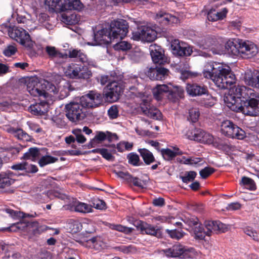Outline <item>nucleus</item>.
<instances>
[{
  "instance_id": "1",
  "label": "nucleus",
  "mask_w": 259,
  "mask_h": 259,
  "mask_svg": "<svg viewBox=\"0 0 259 259\" xmlns=\"http://www.w3.org/2000/svg\"><path fill=\"white\" fill-rule=\"evenodd\" d=\"M102 102L101 95L91 91L80 97L79 102H73L66 104V116L72 122L81 120L85 117L87 108L97 107Z\"/></svg>"
},
{
  "instance_id": "2",
  "label": "nucleus",
  "mask_w": 259,
  "mask_h": 259,
  "mask_svg": "<svg viewBox=\"0 0 259 259\" xmlns=\"http://www.w3.org/2000/svg\"><path fill=\"white\" fill-rule=\"evenodd\" d=\"M202 75L207 79H211L221 89H227L236 81L235 75L230 68L217 62L206 63Z\"/></svg>"
},
{
  "instance_id": "3",
  "label": "nucleus",
  "mask_w": 259,
  "mask_h": 259,
  "mask_svg": "<svg viewBox=\"0 0 259 259\" xmlns=\"http://www.w3.org/2000/svg\"><path fill=\"white\" fill-rule=\"evenodd\" d=\"M188 223L192 228L194 238L198 240H203L206 235L210 236L213 233H224L228 230L226 225L219 221H206L204 227L198 223L197 218H192Z\"/></svg>"
},
{
  "instance_id": "4",
  "label": "nucleus",
  "mask_w": 259,
  "mask_h": 259,
  "mask_svg": "<svg viewBox=\"0 0 259 259\" xmlns=\"http://www.w3.org/2000/svg\"><path fill=\"white\" fill-rule=\"evenodd\" d=\"M255 92L250 88L244 85H235L231 88L227 94L224 96V100L226 105L231 110L232 106H236L243 100L248 99L253 96Z\"/></svg>"
},
{
  "instance_id": "5",
  "label": "nucleus",
  "mask_w": 259,
  "mask_h": 259,
  "mask_svg": "<svg viewBox=\"0 0 259 259\" xmlns=\"http://www.w3.org/2000/svg\"><path fill=\"white\" fill-rule=\"evenodd\" d=\"M255 93L248 99L242 100L241 103H237L236 106H232L231 110L235 112H241L242 113L252 116L259 114V99Z\"/></svg>"
},
{
  "instance_id": "6",
  "label": "nucleus",
  "mask_w": 259,
  "mask_h": 259,
  "mask_svg": "<svg viewBox=\"0 0 259 259\" xmlns=\"http://www.w3.org/2000/svg\"><path fill=\"white\" fill-rule=\"evenodd\" d=\"M3 32H7L12 39L26 47H31L32 42L30 35L24 28L2 25L1 27Z\"/></svg>"
},
{
  "instance_id": "7",
  "label": "nucleus",
  "mask_w": 259,
  "mask_h": 259,
  "mask_svg": "<svg viewBox=\"0 0 259 259\" xmlns=\"http://www.w3.org/2000/svg\"><path fill=\"white\" fill-rule=\"evenodd\" d=\"M221 132L231 138L243 140L246 137L245 132L230 120H225L221 124Z\"/></svg>"
},
{
  "instance_id": "8",
  "label": "nucleus",
  "mask_w": 259,
  "mask_h": 259,
  "mask_svg": "<svg viewBox=\"0 0 259 259\" xmlns=\"http://www.w3.org/2000/svg\"><path fill=\"white\" fill-rule=\"evenodd\" d=\"M64 73L66 76L73 79H87L92 75L87 67L75 63L69 64L65 68Z\"/></svg>"
},
{
  "instance_id": "9",
  "label": "nucleus",
  "mask_w": 259,
  "mask_h": 259,
  "mask_svg": "<svg viewBox=\"0 0 259 259\" xmlns=\"http://www.w3.org/2000/svg\"><path fill=\"white\" fill-rule=\"evenodd\" d=\"M128 28L127 23L125 20H120L112 22L109 32L112 40L124 38L128 32Z\"/></svg>"
},
{
  "instance_id": "10",
  "label": "nucleus",
  "mask_w": 259,
  "mask_h": 259,
  "mask_svg": "<svg viewBox=\"0 0 259 259\" xmlns=\"http://www.w3.org/2000/svg\"><path fill=\"white\" fill-rule=\"evenodd\" d=\"M156 36L157 32L155 30L147 26H141L133 33L132 38L135 40L152 42L156 39Z\"/></svg>"
},
{
  "instance_id": "11",
  "label": "nucleus",
  "mask_w": 259,
  "mask_h": 259,
  "mask_svg": "<svg viewBox=\"0 0 259 259\" xmlns=\"http://www.w3.org/2000/svg\"><path fill=\"white\" fill-rule=\"evenodd\" d=\"M27 90L33 96L43 97H47V93L45 89L46 84H42L38 81L37 78L29 79L26 82Z\"/></svg>"
},
{
  "instance_id": "12",
  "label": "nucleus",
  "mask_w": 259,
  "mask_h": 259,
  "mask_svg": "<svg viewBox=\"0 0 259 259\" xmlns=\"http://www.w3.org/2000/svg\"><path fill=\"white\" fill-rule=\"evenodd\" d=\"M239 42V54L242 57L249 58L255 56L258 52L256 45L248 40L241 39Z\"/></svg>"
},
{
  "instance_id": "13",
  "label": "nucleus",
  "mask_w": 259,
  "mask_h": 259,
  "mask_svg": "<svg viewBox=\"0 0 259 259\" xmlns=\"http://www.w3.org/2000/svg\"><path fill=\"white\" fill-rule=\"evenodd\" d=\"M143 113L147 116L155 120H160L162 114L156 108L151 106L148 100H143L140 105Z\"/></svg>"
},
{
  "instance_id": "14",
  "label": "nucleus",
  "mask_w": 259,
  "mask_h": 259,
  "mask_svg": "<svg viewBox=\"0 0 259 259\" xmlns=\"http://www.w3.org/2000/svg\"><path fill=\"white\" fill-rule=\"evenodd\" d=\"M63 207L65 209L84 213L91 212L92 210L91 205L79 202L74 199H72V201L70 203Z\"/></svg>"
},
{
  "instance_id": "15",
  "label": "nucleus",
  "mask_w": 259,
  "mask_h": 259,
  "mask_svg": "<svg viewBox=\"0 0 259 259\" xmlns=\"http://www.w3.org/2000/svg\"><path fill=\"white\" fill-rule=\"evenodd\" d=\"M169 73V70L163 67L150 68L146 73L151 80H162L166 78Z\"/></svg>"
},
{
  "instance_id": "16",
  "label": "nucleus",
  "mask_w": 259,
  "mask_h": 259,
  "mask_svg": "<svg viewBox=\"0 0 259 259\" xmlns=\"http://www.w3.org/2000/svg\"><path fill=\"white\" fill-rule=\"evenodd\" d=\"M150 55L153 62L160 65L164 64L167 62L166 58L163 54L160 47L154 44L150 46Z\"/></svg>"
},
{
  "instance_id": "17",
  "label": "nucleus",
  "mask_w": 259,
  "mask_h": 259,
  "mask_svg": "<svg viewBox=\"0 0 259 259\" xmlns=\"http://www.w3.org/2000/svg\"><path fill=\"white\" fill-rule=\"evenodd\" d=\"M94 42L92 45H99L103 44H108L112 40L109 32L107 29H102L94 33Z\"/></svg>"
},
{
  "instance_id": "18",
  "label": "nucleus",
  "mask_w": 259,
  "mask_h": 259,
  "mask_svg": "<svg viewBox=\"0 0 259 259\" xmlns=\"http://www.w3.org/2000/svg\"><path fill=\"white\" fill-rule=\"evenodd\" d=\"M171 47L173 53L180 56H190L192 52L189 47L184 46L183 44H181L178 39H175L171 42Z\"/></svg>"
},
{
  "instance_id": "19",
  "label": "nucleus",
  "mask_w": 259,
  "mask_h": 259,
  "mask_svg": "<svg viewBox=\"0 0 259 259\" xmlns=\"http://www.w3.org/2000/svg\"><path fill=\"white\" fill-rule=\"evenodd\" d=\"M15 180L5 175H0V192L12 193L14 192L11 186Z\"/></svg>"
},
{
  "instance_id": "20",
  "label": "nucleus",
  "mask_w": 259,
  "mask_h": 259,
  "mask_svg": "<svg viewBox=\"0 0 259 259\" xmlns=\"http://www.w3.org/2000/svg\"><path fill=\"white\" fill-rule=\"evenodd\" d=\"M186 90L187 93L193 97L201 96L207 92V89L206 87L197 84H188Z\"/></svg>"
},
{
  "instance_id": "21",
  "label": "nucleus",
  "mask_w": 259,
  "mask_h": 259,
  "mask_svg": "<svg viewBox=\"0 0 259 259\" xmlns=\"http://www.w3.org/2000/svg\"><path fill=\"white\" fill-rule=\"evenodd\" d=\"M137 224L140 226V229L143 233H145L146 234L154 236L158 238L161 236V232L159 229L144 222H138Z\"/></svg>"
},
{
  "instance_id": "22",
  "label": "nucleus",
  "mask_w": 259,
  "mask_h": 259,
  "mask_svg": "<svg viewBox=\"0 0 259 259\" xmlns=\"http://www.w3.org/2000/svg\"><path fill=\"white\" fill-rule=\"evenodd\" d=\"M49 110V105L46 102H41L30 105L29 111L35 115H43L47 113Z\"/></svg>"
},
{
  "instance_id": "23",
  "label": "nucleus",
  "mask_w": 259,
  "mask_h": 259,
  "mask_svg": "<svg viewBox=\"0 0 259 259\" xmlns=\"http://www.w3.org/2000/svg\"><path fill=\"white\" fill-rule=\"evenodd\" d=\"M244 80L247 84L259 89V72L254 71L245 73Z\"/></svg>"
},
{
  "instance_id": "24",
  "label": "nucleus",
  "mask_w": 259,
  "mask_h": 259,
  "mask_svg": "<svg viewBox=\"0 0 259 259\" xmlns=\"http://www.w3.org/2000/svg\"><path fill=\"white\" fill-rule=\"evenodd\" d=\"M45 51L48 55L49 58L52 60L55 59H65L68 57L67 54L61 52L55 47L48 46L45 48Z\"/></svg>"
},
{
  "instance_id": "25",
  "label": "nucleus",
  "mask_w": 259,
  "mask_h": 259,
  "mask_svg": "<svg viewBox=\"0 0 259 259\" xmlns=\"http://www.w3.org/2000/svg\"><path fill=\"white\" fill-rule=\"evenodd\" d=\"M184 91L181 87L170 84V90L167 95L168 99L172 102H176L184 97Z\"/></svg>"
},
{
  "instance_id": "26",
  "label": "nucleus",
  "mask_w": 259,
  "mask_h": 259,
  "mask_svg": "<svg viewBox=\"0 0 259 259\" xmlns=\"http://www.w3.org/2000/svg\"><path fill=\"white\" fill-rule=\"evenodd\" d=\"M34 235L40 234L45 230V226H41L37 222H32L25 223L24 224V229Z\"/></svg>"
},
{
  "instance_id": "27",
  "label": "nucleus",
  "mask_w": 259,
  "mask_h": 259,
  "mask_svg": "<svg viewBox=\"0 0 259 259\" xmlns=\"http://www.w3.org/2000/svg\"><path fill=\"white\" fill-rule=\"evenodd\" d=\"M241 39H233L228 40L225 45V49L228 54L234 56H237L239 54V42Z\"/></svg>"
},
{
  "instance_id": "28",
  "label": "nucleus",
  "mask_w": 259,
  "mask_h": 259,
  "mask_svg": "<svg viewBox=\"0 0 259 259\" xmlns=\"http://www.w3.org/2000/svg\"><path fill=\"white\" fill-rule=\"evenodd\" d=\"M183 246L176 244L169 248L162 250V252L168 257H177L182 256Z\"/></svg>"
},
{
  "instance_id": "29",
  "label": "nucleus",
  "mask_w": 259,
  "mask_h": 259,
  "mask_svg": "<svg viewBox=\"0 0 259 259\" xmlns=\"http://www.w3.org/2000/svg\"><path fill=\"white\" fill-rule=\"evenodd\" d=\"M227 13L228 10L226 8L223 9L220 12L211 9L208 12L207 19L211 21L222 20L226 17Z\"/></svg>"
},
{
  "instance_id": "30",
  "label": "nucleus",
  "mask_w": 259,
  "mask_h": 259,
  "mask_svg": "<svg viewBox=\"0 0 259 259\" xmlns=\"http://www.w3.org/2000/svg\"><path fill=\"white\" fill-rule=\"evenodd\" d=\"M170 83L169 84H160L157 85L153 89V94L154 97L157 100H161L163 95L166 93L169 94L170 90Z\"/></svg>"
},
{
  "instance_id": "31",
  "label": "nucleus",
  "mask_w": 259,
  "mask_h": 259,
  "mask_svg": "<svg viewBox=\"0 0 259 259\" xmlns=\"http://www.w3.org/2000/svg\"><path fill=\"white\" fill-rule=\"evenodd\" d=\"M172 151L168 148L162 149L160 150L161 154L163 158L167 161L171 160L177 155H182L183 153L178 148L174 147Z\"/></svg>"
},
{
  "instance_id": "32",
  "label": "nucleus",
  "mask_w": 259,
  "mask_h": 259,
  "mask_svg": "<svg viewBox=\"0 0 259 259\" xmlns=\"http://www.w3.org/2000/svg\"><path fill=\"white\" fill-rule=\"evenodd\" d=\"M156 19L160 23L165 25L169 23H176L178 21V18L176 17L162 11L157 14Z\"/></svg>"
},
{
  "instance_id": "33",
  "label": "nucleus",
  "mask_w": 259,
  "mask_h": 259,
  "mask_svg": "<svg viewBox=\"0 0 259 259\" xmlns=\"http://www.w3.org/2000/svg\"><path fill=\"white\" fill-rule=\"evenodd\" d=\"M7 131L18 140L26 141L30 140V136L21 128L10 127L7 129Z\"/></svg>"
},
{
  "instance_id": "34",
  "label": "nucleus",
  "mask_w": 259,
  "mask_h": 259,
  "mask_svg": "<svg viewBox=\"0 0 259 259\" xmlns=\"http://www.w3.org/2000/svg\"><path fill=\"white\" fill-rule=\"evenodd\" d=\"M65 0H46L45 5L52 11H63L62 6H64Z\"/></svg>"
},
{
  "instance_id": "35",
  "label": "nucleus",
  "mask_w": 259,
  "mask_h": 259,
  "mask_svg": "<svg viewBox=\"0 0 259 259\" xmlns=\"http://www.w3.org/2000/svg\"><path fill=\"white\" fill-rule=\"evenodd\" d=\"M82 6L80 0H65L61 9L64 11L72 9L78 10L81 9Z\"/></svg>"
},
{
  "instance_id": "36",
  "label": "nucleus",
  "mask_w": 259,
  "mask_h": 259,
  "mask_svg": "<svg viewBox=\"0 0 259 259\" xmlns=\"http://www.w3.org/2000/svg\"><path fill=\"white\" fill-rule=\"evenodd\" d=\"M206 45L208 48H210L214 54H219L223 52V46L217 42L215 39L212 38H207Z\"/></svg>"
},
{
  "instance_id": "37",
  "label": "nucleus",
  "mask_w": 259,
  "mask_h": 259,
  "mask_svg": "<svg viewBox=\"0 0 259 259\" xmlns=\"http://www.w3.org/2000/svg\"><path fill=\"white\" fill-rule=\"evenodd\" d=\"M138 151L146 164L149 165L155 161V159L153 154L148 150L143 148L140 149Z\"/></svg>"
},
{
  "instance_id": "38",
  "label": "nucleus",
  "mask_w": 259,
  "mask_h": 259,
  "mask_svg": "<svg viewBox=\"0 0 259 259\" xmlns=\"http://www.w3.org/2000/svg\"><path fill=\"white\" fill-rule=\"evenodd\" d=\"M204 131L200 128H194L187 132L188 138L190 140L200 142Z\"/></svg>"
},
{
  "instance_id": "39",
  "label": "nucleus",
  "mask_w": 259,
  "mask_h": 259,
  "mask_svg": "<svg viewBox=\"0 0 259 259\" xmlns=\"http://www.w3.org/2000/svg\"><path fill=\"white\" fill-rule=\"evenodd\" d=\"M240 184L249 190H255L256 189L254 181L247 177L244 176L242 178Z\"/></svg>"
},
{
  "instance_id": "40",
  "label": "nucleus",
  "mask_w": 259,
  "mask_h": 259,
  "mask_svg": "<svg viewBox=\"0 0 259 259\" xmlns=\"http://www.w3.org/2000/svg\"><path fill=\"white\" fill-rule=\"evenodd\" d=\"M16 20L18 23L23 24V26L28 30L31 31L33 29V28L31 27L32 22L29 18H26L25 16L18 14Z\"/></svg>"
},
{
  "instance_id": "41",
  "label": "nucleus",
  "mask_w": 259,
  "mask_h": 259,
  "mask_svg": "<svg viewBox=\"0 0 259 259\" xmlns=\"http://www.w3.org/2000/svg\"><path fill=\"white\" fill-rule=\"evenodd\" d=\"M61 21L68 25H72L77 22L76 15L74 14L63 13L61 15Z\"/></svg>"
},
{
  "instance_id": "42",
  "label": "nucleus",
  "mask_w": 259,
  "mask_h": 259,
  "mask_svg": "<svg viewBox=\"0 0 259 259\" xmlns=\"http://www.w3.org/2000/svg\"><path fill=\"white\" fill-rule=\"evenodd\" d=\"M40 155L39 149L37 148H30L28 151L24 154L23 158L25 159L34 160Z\"/></svg>"
},
{
  "instance_id": "43",
  "label": "nucleus",
  "mask_w": 259,
  "mask_h": 259,
  "mask_svg": "<svg viewBox=\"0 0 259 259\" xmlns=\"http://www.w3.org/2000/svg\"><path fill=\"white\" fill-rule=\"evenodd\" d=\"M200 116L199 110L197 108L191 107L188 109L187 119L192 122H196Z\"/></svg>"
},
{
  "instance_id": "44",
  "label": "nucleus",
  "mask_w": 259,
  "mask_h": 259,
  "mask_svg": "<svg viewBox=\"0 0 259 259\" xmlns=\"http://www.w3.org/2000/svg\"><path fill=\"white\" fill-rule=\"evenodd\" d=\"M68 56L70 58H78L80 61L82 62L88 61L86 55L80 50H78L76 49L70 50L69 52Z\"/></svg>"
},
{
  "instance_id": "45",
  "label": "nucleus",
  "mask_w": 259,
  "mask_h": 259,
  "mask_svg": "<svg viewBox=\"0 0 259 259\" xmlns=\"http://www.w3.org/2000/svg\"><path fill=\"white\" fill-rule=\"evenodd\" d=\"M107 90H111L113 92V94L120 95L122 92V89L119 83L116 81H112L107 85Z\"/></svg>"
},
{
  "instance_id": "46",
  "label": "nucleus",
  "mask_w": 259,
  "mask_h": 259,
  "mask_svg": "<svg viewBox=\"0 0 259 259\" xmlns=\"http://www.w3.org/2000/svg\"><path fill=\"white\" fill-rule=\"evenodd\" d=\"M58 160V159L57 158L50 155H45L40 158L38 163L41 167H43L46 165L54 163Z\"/></svg>"
},
{
  "instance_id": "47",
  "label": "nucleus",
  "mask_w": 259,
  "mask_h": 259,
  "mask_svg": "<svg viewBox=\"0 0 259 259\" xmlns=\"http://www.w3.org/2000/svg\"><path fill=\"white\" fill-rule=\"evenodd\" d=\"M197 176V173L194 171H186L184 175L180 178L182 181L185 183L192 182Z\"/></svg>"
},
{
  "instance_id": "48",
  "label": "nucleus",
  "mask_w": 259,
  "mask_h": 259,
  "mask_svg": "<svg viewBox=\"0 0 259 259\" xmlns=\"http://www.w3.org/2000/svg\"><path fill=\"white\" fill-rule=\"evenodd\" d=\"M132 45L130 43L126 41H121L115 44L114 48L116 50H121L125 51L130 50Z\"/></svg>"
},
{
  "instance_id": "49",
  "label": "nucleus",
  "mask_w": 259,
  "mask_h": 259,
  "mask_svg": "<svg viewBox=\"0 0 259 259\" xmlns=\"http://www.w3.org/2000/svg\"><path fill=\"white\" fill-rule=\"evenodd\" d=\"M167 233L169 236L174 239L179 240L184 237L185 233L181 231L177 230L176 229L166 230Z\"/></svg>"
},
{
  "instance_id": "50",
  "label": "nucleus",
  "mask_w": 259,
  "mask_h": 259,
  "mask_svg": "<svg viewBox=\"0 0 259 259\" xmlns=\"http://www.w3.org/2000/svg\"><path fill=\"white\" fill-rule=\"evenodd\" d=\"M182 256L183 258H193L196 255L195 250L193 248H187L183 246Z\"/></svg>"
},
{
  "instance_id": "51",
  "label": "nucleus",
  "mask_w": 259,
  "mask_h": 259,
  "mask_svg": "<svg viewBox=\"0 0 259 259\" xmlns=\"http://www.w3.org/2000/svg\"><path fill=\"white\" fill-rule=\"evenodd\" d=\"M69 224L70 225V228L74 233L79 232L81 230L82 225L81 223L77 220H70Z\"/></svg>"
},
{
  "instance_id": "52",
  "label": "nucleus",
  "mask_w": 259,
  "mask_h": 259,
  "mask_svg": "<svg viewBox=\"0 0 259 259\" xmlns=\"http://www.w3.org/2000/svg\"><path fill=\"white\" fill-rule=\"evenodd\" d=\"M110 228L112 229L125 233H131L134 230L133 228L126 227L121 225L112 224L111 225Z\"/></svg>"
},
{
  "instance_id": "53",
  "label": "nucleus",
  "mask_w": 259,
  "mask_h": 259,
  "mask_svg": "<svg viewBox=\"0 0 259 259\" xmlns=\"http://www.w3.org/2000/svg\"><path fill=\"white\" fill-rule=\"evenodd\" d=\"M244 232L255 241H258V236L256 231L250 227L244 229Z\"/></svg>"
},
{
  "instance_id": "54",
  "label": "nucleus",
  "mask_w": 259,
  "mask_h": 259,
  "mask_svg": "<svg viewBox=\"0 0 259 259\" xmlns=\"http://www.w3.org/2000/svg\"><path fill=\"white\" fill-rule=\"evenodd\" d=\"M105 244L102 241L100 237H94V241L93 244V249L96 250H101L105 247Z\"/></svg>"
},
{
  "instance_id": "55",
  "label": "nucleus",
  "mask_w": 259,
  "mask_h": 259,
  "mask_svg": "<svg viewBox=\"0 0 259 259\" xmlns=\"http://www.w3.org/2000/svg\"><path fill=\"white\" fill-rule=\"evenodd\" d=\"M215 169L211 167H205L199 171V174L202 178L206 179L213 173Z\"/></svg>"
},
{
  "instance_id": "56",
  "label": "nucleus",
  "mask_w": 259,
  "mask_h": 259,
  "mask_svg": "<svg viewBox=\"0 0 259 259\" xmlns=\"http://www.w3.org/2000/svg\"><path fill=\"white\" fill-rule=\"evenodd\" d=\"M24 224L25 222H22L13 224L9 228H8L7 230L11 232H15L19 230H24Z\"/></svg>"
},
{
  "instance_id": "57",
  "label": "nucleus",
  "mask_w": 259,
  "mask_h": 259,
  "mask_svg": "<svg viewBox=\"0 0 259 259\" xmlns=\"http://www.w3.org/2000/svg\"><path fill=\"white\" fill-rule=\"evenodd\" d=\"M128 162L133 165H139L140 158L139 156L136 154L131 153L127 156Z\"/></svg>"
},
{
  "instance_id": "58",
  "label": "nucleus",
  "mask_w": 259,
  "mask_h": 259,
  "mask_svg": "<svg viewBox=\"0 0 259 259\" xmlns=\"http://www.w3.org/2000/svg\"><path fill=\"white\" fill-rule=\"evenodd\" d=\"M108 114L110 119H115L118 116V110L116 105L112 106L108 110Z\"/></svg>"
},
{
  "instance_id": "59",
  "label": "nucleus",
  "mask_w": 259,
  "mask_h": 259,
  "mask_svg": "<svg viewBox=\"0 0 259 259\" xmlns=\"http://www.w3.org/2000/svg\"><path fill=\"white\" fill-rule=\"evenodd\" d=\"M97 151L100 153L104 158L108 160H111L113 158V156L111 153L108 150L102 148L98 149L97 150Z\"/></svg>"
},
{
  "instance_id": "60",
  "label": "nucleus",
  "mask_w": 259,
  "mask_h": 259,
  "mask_svg": "<svg viewBox=\"0 0 259 259\" xmlns=\"http://www.w3.org/2000/svg\"><path fill=\"white\" fill-rule=\"evenodd\" d=\"M78 242H79L82 245L89 248L93 249V244L94 241V237L90 239L89 240H87L85 238L82 239L80 240H77Z\"/></svg>"
},
{
  "instance_id": "61",
  "label": "nucleus",
  "mask_w": 259,
  "mask_h": 259,
  "mask_svg": "<svg viewBox=\"0 0 259 259\" xmlns=\"http://www.w3.org/2000/svg\"><path fill=\"white\" fill-rule=\"evenodd\" d=\"M110 133L107 132L106 133L103 132H99L95 137L94 140L98 141H103L107 138L110 137Z\"/></svg>"
},
{
  "instance_id": "62",
  "label": "nucleus",
  "mask_w": 259,
  "mask_h": 259,
  "mask_svg": "<svg viewBox=\"0 0 259 259\" xmlns=\"http://www.w3.org/2000/svg\"><path fill=\"white\" fill-rule=\"evenodd\" d=\"M213 138L212 136L204 132L203 135H202L200 142L210 144L213 142Z\"/></svg>"
},
{
  "instance_id": "63",
  "label": "nucleus",
  "mask_w": 259,
  "mask_h": 259,
  "mask_svg": "<svg viewBox=\"0 0 259 259\" xmlns=\"http://www.w3.org/2000/svg\"><path fill=\"white\" fill-rule=\"evenodd\" d=\"M17 51V48L14 46H9L4 51V54L5 56L10 57L15 54Z\"/></svg>"
},
{
  "instance_id": "64",
  "label": "nucleus",
  "mask_w": 259,
  "mask_h": 259,
  "mask_svg": "<svg viewBox=\"0 0 259 259\" xmlns=\"http://www.w3.org/2000/svg\"><path fill=\"white\" fill-rule=\"evenodd\" d=\"M105 202L101 199H96L93 203V206L99 209H103L105 208Z\"/></svg>"
}]
</instances>
